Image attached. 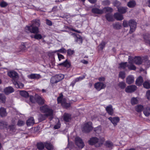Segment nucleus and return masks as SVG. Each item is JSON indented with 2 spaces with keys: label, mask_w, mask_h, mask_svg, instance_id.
Returning a JSON list of instances; mask_svg holds the SVG:
<instances>
[{
  "label": "nucleus",
  "mask_w": 150,
  "mask_h": 150,
  "mask_svg": "<svg viewBox=\"0 0 150 150\" xmlns=\"http://www.w3.org/2000/svg\"><path fill=\"white\" fill-rule=\"evenodd\" d=\"M40 20L35 19L32 22V24L30 26H27L25 27V30L27 33H39L38 27L40 25Z\"/></svg>",
  "instance_id": "obj_1"
},
{
  "label": "nucleus",
  "mask_w": 150,
  "mask_h": 150,
  "mask_svg": "<svg viewBox=\"0 0 150 150\" xmlns=\"http://www.w3.org/2000/svg\"><path fill=\"white\" fill-rule=\"evenodd\" d=\"M40 110L43 112L45 113L47 116H50V119L51 120L52 118L53 110L49 108L47 105L41 107L40 108Z\"/></svg>",
  "instance_id": "obj_2"
},
{
  "label": "nucleus",
  "mask_w": 150,
  "mask_h": 150,
  "mask_svg": "<svg viewBox=\"0 0 150 150\" xmlns=\"http://www.w3.org/2000/svg\"><path fill=\"white\" fill-rule=\"evenodd\" d=\"M93 128L92 123L91 122H89L83 125L82 130L84 132L88 133L92 130Z\"/></svg>",
  "instance_id": "obj_3"
},
{
  "label": "nucleus",
  "mask_w": 150,
  "mask_h": 150,
  "mask_svg": "<svg viewBox=\"0 0 150 150\" xmlns=\"http://www.w3.org/2000/svg\"><path fill=\"white\" fill-rule=\"evenodd\" d=\"M120 4V3L117 1H116L114 4L115 6L117 7L118 11L121 13H125L127 11V8L126 7H120L118 6Z\"/></svg>",
  "instance_id": "obj_4"
},
{
  "label": "nucleus",
  "mask_w": 150,
  "mask_h": 150,
  "mask_svg": "<svg viewBox=\"0 0 150 150\" xmlns=\"http://www.w3.org/2000/svg\"><path fill=\"white\" fill-rule=\"evenodd\" d=\"M129 23L130 28L129 32L130 33H131L135 31L136 28L137 23L134 21L132 20H130Z\"/></svg>",
  "instance_id": "obj_5"
},
{
  "label": "nucleus",
  "mask_w": 150,
  "mask_h": 150,
  "mask_svg": "<svg viewBox=\"0 0 150 150\" xmlns=\"http://www.w3.org/2000/svg\"><path fill=\"white\" fill-rule=\"evenodd\" d=\"M104 141L103 140L102 142L100 141L96 137H93L91 138L90 140L88 141L89 144L91 145H94L95 144L98 143L99 144H102L103 142Z\"/></svg>",
  "instance_id": "obj_6"
},
{
  "label": "nucleus",
  "mask_w": 150,
  "mask_h": 150,
  "mask_svg": "<svg viewBox=\"0 0 150 150\" xmlns=\"http://www.w3.org/2000/svg\"><path fill=\"white\" fill-rule=\"evenodd\" d=\"M75 141L76 144L79 148H82L85 145L82 139L79 137L75 138Z\"/></svg>",
  "instance_id": "obj_7"
},
{
  "label": "nucleus",
  "mask_w": 150,
  "mask_h": 150,
  "mask_svg": "<svg viewBox=\"0 0 150 150\" xmlns=\"http://www.w3.org/2000/svg\"><path fill=\"white\" fill-rule=\"evenodd\" d=\"M106 85L103 83L98 82L95 83L94 85L95 88L98 91H100L101 89L104 88Z\"/></svg>",
  "instance_id": "obj_8"
},
{
  "label": "nucleus",
  "mask_w": 150,
  "mask_h": 150,
  "mask_svg": "<svg viewBox=\"0 0 150 150\" xmlns=\"http://www.w3.org/2000/svg\"><path fill=\"white\" fill-rule=\"evenodd\" d=\"M137 89V86L134 85L129 86L125 89V91L127 93H132Z\"/></svg>",
  "instance_id": "obj_9"
},
{
  "label": "nucleus",
  "mask_w": 150,
  "mask_h": 150,
  "mask_svg": "<svg viewBox=\"0 0 150 150\" xmlns=\"http://www.w3.org/2000/svg\"><path fill=\"white\" fill-rule=\"evenodd\" d=\"M109 120L111 121L114 126L117 125L120 121V118L118 117H109Z\"/></svg>",
  "instance_id": "obj_10"
},
{
  "label": "nucleus",
  "mask_w": 150,
  "mask_h": 150,
  "mask_svg": "<svg viewBox=\"0 0 150 150\" xmlns=\"http://www.w3.org/2000/svg\"><path fill=\"white\" fill-rule=\"evenodd\" d=\"M74 38L75 41L79 44H81L82 42V39L81 36L78 34H72Z\"/></svg>",
  "instance_id": "obj_11"
},
{
  "label": "nucleus",
  "mask_w": 150,
  "mask_h": 150,
  "mask_svg": "<svg viewBox=\"0 0 150 150\" xmlns=\"http://www.w3.org/2000/svg\"><path fill=\"white\" fill-rule=\"evenodd\" d=\"M14 91V89L12 87L10 86L5 88L4 90V92L7 95L12 93Z\"/></svg>",
  "instance_id": "obj_12"
},
{
  "label": "nucleus",
  "mask_w": 150,
  "mask_h": 150,
  "mask_svg": "<svg viewBox=\"0 0 150 150\" xmlns=\"http://www.w3.org/2000/svg\"><path fill=\"white\" fill-rule=\"evenodd\" d=\"M35 99L37 103L40 105H42L44 103V99L40 96H36Z\"/></svg>",
  "instance_id": "obj_13"
},
{
  "label": "nucleus",
  "mask_w": 150,
  "mask_h": 150,
  "mask_svg": "<svg viewBox=\"0 0 150 150\" xmlns=\"http://www.w3.org/2000/svg\"><path fill=\"white\" fill-rule=\"evenodd\" d=\"M8 75L9 76L13 79L18 78L17 73L15 71H12L8 72Z\"/></svg>",
  "instance_id": "obj_14"
},
{
  "label": "nucleus",
  "mask_w": 150,
  "mask_h": 150,
  "mask_svg": "<svg viewBox=\"0 0 150 150\" xmlns=\"http://www.w3.org/2000/svg\"><path fill=\"white\" fill-rule=\"evenodd\" d=\"M92 12L94 13L101 14L103 13V10L97 8H94L92 9Z\"/></svg>",
  "instance_id": "obj_15"
},
{
  "label": "nucleus",
  "mask_w": 150,
  "mask_h": 150,
  "mask_svg": "<svg viewBox=\"0 0 150 150\" xmlns=\"http://www.w3.org/2000/svg\"><path fill=\"white\" fill-rule=\"evenodd\" d=\"M134 80V77L132 75H129L128 76L126 80V82L128 84H131L132 83Z\"/></svg>",
  "instance_id": "obj_16"
},
{
  "label": "nucleus",
  "mask_w": 150,
  "mask_h": 150,
  "mask_svg": "<svg viewBox=\"0 0 150 150\" xmlns=\"http://www.w3.org/2000/svg\"><path fill=\"white\" fill-rule=\"evenodd\" d=\"M106 110L109 114L112 115L113 114V110L112 105H109L106 107Z\"/></svg>",
  "instance_id": "obj_17"
},
{
  "label": "nucleus",
  "mask_w": 150,
  "mask_h": 150,
  "mask_svg": "<svg viewBox=\"0 0 150 150\" xmlns=\"http://www.w3.org/2000/svg\"><path fill=\"white\" fill-rule=\"evenodd\" d=\"M28 77L32 79H38L41 78V76L39 74H31L28 75Z\"/></svg>",
  "instance_id": "obj_18"
},
{
  "label": "nucleus",
  "mask_w": 150,
  "mask_h": 150,
  "mask_svg": "<svg viewBox=\"0 0 150 150\" xmlns=\"http://www.w3.org/2000/svg\"><path fill=\"white\" fill-rule=\"evenodd\" d=\"M59 66L69 68L70 66V63L66 59L64 62L58 64Z\"/></svg>",
  "instance_id": "obj_19"
},
{
  "label": "nucleus",
  "mask_w": 150,
  "mask_h": 150,
  "mask_svg": "<svg viewBox=\"0 0 150 150\" xmlns=\"http://www.w3.org/2000/svg\"><path fill=\"white\" fill-rule=\"evenodd\" d=\"M114 18L117 20L121 21L123 19V15L118 13H115L114 15Z\"/></svg>",
  "instance_id": "obj_20"
},
{
  "label": "nucleus",
  "mask_w": 150,
  "mask_h": 150,
  "mask_svg": "<svg viewBox=\"0 0 150 150\" xmlns=\"http://www.w3.org/2000/svg\"><path fill=\"white\" fill-rule=\"evenodd\" d=\"M133 62L136 64L139 65L142 64V60L141 57H136L133 60Z\"/></svg>",
  "instance_id": "obj_21"
},
{
  "label": "nucleus",
  "mask_w": 150,
  "mask_h": 150,
  "mask_svg": "<svg viewBox=\"0 0 150 150\" xmlns=\"http://www.w3.org/2000/svg\"><path fill=\"white\" fill-rule=\"evenodd\" d=\"M7 115V113L6 111V109L4 108L1 107L0 108V116L2 117H4Z\"/></svg>",
  "instance_id": "obj_22"
},
{
  "label": "nucleus",
  "mask_w": 150,
  "mask_h": 150,
  "mask_svg": "<svg viewBox=\"0 0 150 150\" xmlns=\"http://www.w3.org/2000/svg\"><path fill=\"white\" fill-rule=\"evenodd\" d=\"M143 113L146 116H149L150 114V108L147 107L143 109Z\"/></svg>",
  "instance_id": "obj_23"
},
{
  "label": "nucleus",
  "mask_w": 150,
  "mask_h": 150,
  "mask_svg": "<svg viewBox=\"0 0 150 150\" xmlns=\"http://www.w3.org/2000/svg\"><path fill=\"white\" fill-rule=\"evenodd\" d=\"M143 82V78L142 77L140 76L137 79L136 81V83L137 85L140 86L142 84Z\"/></svg>",
  "instance_id": "obj_24"
},
{
  "label": "nucleus",
  "mask_w": 150,
  "mask_h": 150,
  "mask_svg": "<svg viewBox=\"0 0 150 150\" xmlns=\"http://www.w3.org/2000/svg\"><path fill=\"white\" fill-rule=\"evenodd\" d=\"M57 81L58 82L62 80L64 77V76L62 74H59L54 76Z\"/></svg>",
  "instance_id": "obj_25"
},
{
  "label": "nucleus",
  "mask_w": 150,
  "mask_h": 150,
  "mask_svg": "<svg viewBox=\"0 0 150 150\" xmlns=\"http://www.w3.org/2000/svg\"><path fill=\"white\" fill-rule=\"evenodd\" d=\"M57 81L58 82L62 80L64 77V76L62 74H59L54 76Z\"/></svg>",
  "instance_id": "obj_26"
},
{
  "label": "nucleus",
  "mask_w": 150,
  "mask_h": 150,
  "mask_svg": "<svg viewBox=\"0 0 150 150\" xmlns=\"http://www.w3.org/2000/svg\"><path fill=\"white\" fill-rule=\"evenodd\" d=\"M57 81L58 82L62 80L64 77V76L62 74H59L54 76Z\"/></svg>",
  "instance_id": "obj_27"
},
{
  "label": "nucleus",
  "mask_w": 150,
  "mask_h": 150,
  "mask_svg": "<svg viewBox=\"0 0 150 150\" xmlns=\"http://www.w3.org/2000/svg\"><path fill=\"white\" fill-rule=\"evenodd\" d=\"M139 98H138L133 97L131 100V103L132 105H134L138 103Z\"/></svg>",
  "instance_id": "obj_28"
},
{
  "label": "nucleus",
  "mask_w": 150,
  "mask_h": 150,
  "mask_svg": "<svg viewBox=\"0 0 150 150\" xmlns=\"http://www.w3.org/2000/svg\"><path fill=\"white\" fill-rule=\"evenodd\" d=\"M34 123V121L33 117L29 118L27 121L26 123L28 126H30L33 125Z\"/></svg>",
  "instance_id": "obj_29"
},
{
  "label": "nucleus",
  "mask_w": 150,
  "mask_h": 150,
  "mask_svg": "<svg viewBox=\"0 0 150 150\" xmlns=\"http://www.w3.org/2000/svg\"><path fill=\"white\" fill-rule=\"evenodd\" d=\"M6 97L5 95L2 93H0V102L2 103H5L6 102Z\"/></svg>",
  "instance_id": "obj_30"
},
{
  "label": "nucleus",
  "mask_w": 150,
  "mask_h": 150,
  "mask_svg": "<svg viewBox=\"0 0 150 150\" xmlns=\"http://www.w3.org/2000/svg\"><path fill=\"white\" fill-rule=\"evenodd\" d=\"M45 145L46 149L48 150H52L53 149V147L52 145L50 143L45 142Z\"/></svg>",
  "instance_id": "obj_31"
},
{
  "label": "nucleus",
  "mask_w": 150,
  "mask_h": 150,
  "mask_svg": "<svg viewBox=\"0 0 150 150\" xmlns=\"http://www.w3.org/2000/svg\"><path fill=\"white\" fill-rule=\"evenodd\" d=\"M143 106L141 105H138L135 107V110L137 112H141L143 110Z\"/></svg>",
  "instance_id": "obj_32"
},
{
  "label": "nucleus",
  "mask_w": 150,
  "mask_h": 150,
  "mask_svg": "<svg viewBox=\"0 0 150 150\" xmlns=\"http://www.w3.org/2000/svg\"><path fill=\"white\" fill-rule=\"evenodd\" d=\"M107 20L109 21H113L112 15L110 13L107 14L105 16Z\"/></svg>",
  "instance_id": "obj_33"
},
{
  "label": "nucleus",
  "mask_w": 150,
  "mask_h": 150,
  "mask_svg": "<svg viewBox=\"0 0 150 150\" xmlns=\"http://www.w3.org/2000/svg\"><path fill=\"white\" fill-rule=\"evenodd\" d=\"M136 5L134 1H130L127 3V6L129 8H133Z\"/></svg>",
  "instance_id": "obj_34"
},
{
  "label": "nucleus",
  "mask_w": 150,
  "mask_h": 150,
  "mask_svg": "<svg viewBox=\"0 0 150 150\" xmlns=\"http://www.w3.org/2000/svg\"><path fill=\"white\" fill-rule=\"evenodd\" d=\"M7 123L4 121H0V128L3 129L4 128H7Z\"/></svg>",
  "instance_id": "obj_35"
},
{
  "label": "nucleus",
  "mask_w": 150,
  "mask_h": 150,
  "mask_svg": "<svg viewBox=\"0 0 150 150\" xmlns=\"http://www.w3.org/2000/svg\"><path fill=\"white\" fill-rule=\"evenodd\" d=\"M71 118V115L68 114H65L64 115V120L65 121L67 122L69 121Z\"/></svg>",
  "instance_id": "obj_36"
},
{
  "label": "nucleus",
  "mask_w": 150,
  "mask_h": 150,
  "mask_svg": "<svg viewBox=\"0 0 150 150\" xmlns=\"http://www.w3.org/2000/svg\"><path fill=\"white\" fill-rule=\"evenodd\" d=\"M119 68L122 69H125L127 67V62H122L119 64Z\"/></svg>",
  "instance_id": "obj_37"
},
{
  "label": "nucleus",
  "mask_w": 150,
  "mask_h": 150,
  "mask_svg": "<svg viewBox=\"0 0 150 150\" xmlns=\"http://www.w3.org/2000/svg\"><path fill=\"white\" fill-rule=\"evenodd\" d=\"M144 87L147 89L150 88V81H145L143 83Z\"/></svg>",
  "instance_id": "obj_38"
},
{
  "label": "nucleus",
  "mask_w": 150,
  "mask_h": 150,
  "mask_svg": "<svg viewBox=\"0 0 150 150\" xmlns=\"http://www.w3.org/2000/svg\"><path fill=\"white\" fill-rule=\"evenodd\" d=\"M14 84L17 88H21L23 87V84L20 82H15Z\"/></svg>",
  "instance_id": "obj_39"
},
{
  "label": "nucleus",
  "mask_w": 150,
  "mask_h": 150,
  "mask_svg": "<svg viewBox=\"0 0 150 150\" xmlns=\"http://www.w3.org/2000/svg\"><path fill=\"white\" fill-rule=\"evenodd\" d=\"M45 144L42 142L38 143L37 144L38 149L40 150L43 149L44 148Z\"/></svg>",
  "instance_id": "obj_40"
},
{
  "label": "nucleus",
  "mask_w": 150,
  "mask_h": 150,
  "mask_svg": "<svg viewBox=\"0 0 150 150\" xmlns=\"http://www.w3.org/2000/svg\"><path fill=\"white\" fill-rule=\"evenodd\" d=\"M20 95L25 98H27L29 96L28 93L25 91H22L20 92Z\"/></svg>",
  "instance_id": "obj_41"
},
{
  "label": "nucleus",
  "mask_w": 150,
  "mask_h": 150,
  "mask_svg": "<svg viewBox=\"0 0 150 150\" xmlns=\"http://www.w3.org/2000/svg\"><path fill=\"white\" fill-rule=\"evenodd\" d=\"M7 128L8 130H9L11 132L15 131V128L13 125H9L8 126L7 125V128Z\"/></svg>",
  "instance_id": "obj_42"
},
{
  "label": "nucleus",
  "mask_w": 150,
  "mask_h": 150,
  "mask_svg": "<svg viewBox=\"0 0 150 150\" xmlns=\"http://www.w3.org/2000/svg\"><path fill=\"white\" fill-rule=\"evenodd\" d=\"M106 44V43L104 42H102L98 46V48L99 50H103L105 47Z\"/></svg>",
  "instance_id": "obj_43"
},
{
  "label": "nucleus",
  "mask_w": 150,
  "mask_h": 150,
  "mask_svg": "<svg viewBox=\"0 0 150 150\" xmlns=\"http://www.w3.org/2000/svg\"><path fill=\"white\" fill-rule=\"evenodd\" d=\"M118 86L120 88L122 89H123L125 88L126 86V84L125 82H121L118 84Z\"/></svg>",
  "instance_id": "obj_44"
},
{
  "label": "nucleus",
  "mask_w": 150,
  "mask_h": 150,
  "mask_svg": "<svg viewBox=\"0 0 150 150\" xmlns=\"http://www.w3.org/2000/svg\"><path fill=\"white\" fill-rule=\"evenodd\" d=\"M127 67L128 69L130 70H135L136 69V67L133 64H131L129 65H127Z\"/></svg>",
  "instance_id": "obj_45"
},
{
  "label": "nucleus",
  "mask_w": 150,
  "mask_h": 150,
  "mask_svg": "<svg viewBox=\"0 0 150 150\" xmlns=\"http://www.w3.org/2000/svg\"><path fill=\"white\" fill-rule=\"evenodd\" d=\"M38 33H35L36 34L34 36V38L37 40L41 39L42 38V36L41 34Z\"/></svg>",
  "instance_id": "obj_46"
},
{
  "label": "nucleus",
  "mask_w": 150,
  "mask_h": 150,
  "mask_svg": "<svg viewBox=\"0 0 150 150\" xmlns=\"http://www.w3.org/2000/svg\"><path fill=\"white\" fill-rule=\"evenodd\" d=\"M113 27L115 29H120L121 27V25L119 23H116L113 24Z\"/></svg>",
  "instance_id": "obj_47"
},
{
  "label": "nucleus",
  "mask_w": 150,
  "mask_h": 150,
  "mask_svg": "<svg viewBox=\"0 0 150 150\" xmlns=\"http://www.w3.org/2000/svg\"><path fill=\"white\" fill-rule=\"evenodd\" d=\"M8 5V4L4 1H2L0 3V6L1 7H5Z\"/></svg>",
  "instance_id": "obj_48"
},
{
  "label": "nucleus",
  "mask_w": 150,
  "mask_h": 150,
  "mask_svg": "<svg viewBox=\"0 0 150 150\" xmlns=\"http://www.w3.org/2000/svg\"><path fill=\"white\" fill-rule=\"evenodd\" d=\"M119 77L122 79H124L125 77V73L124 72L120 71L119 74Z\"/></svg>",
  "instance_id": "obj_49"
},
{
  "label": "nucleus",
  "mask_w": 150,
  "mask_h": 150,
  "mask_svg": "<svg viewBox=\"0 0 150 150\" xmlns=\"http://www.w3.org/2000/svg\"><path fill=\"white\" fill-rule=\"evenodd\" d=\"M62 105L66 108L69 107L70 106V104L69 103H67L66 102H64L62 103Z\"/></svg>",
  "instance_id": "obj_50"
},
{
  "label": "nucleus",
  "mask_w": 150,
  "mask_h": 150,
  "mask_svg": "<svg viewBox=\"0 0 150 150\" xmlns=\"http://www.w3.org/2000/svg\"><path fill=\"white\" fill-rule=\"evenodd\" d=\"M106 146L110 148L113 146V144L111 142L107 141L106 142Z\"/></svg>",
  "instance_id": "obj_51"
},
{
  "label": "nucleus",
  "mask_w": 150,
  "mask_h": 150,
  "mask_svg": "<svg viewBox=\"0 0 150 150\" xmlns=\"http://www.w3.org/2000/svg\"><path fill=\"white\" fill-rule=\"evenodd\" d=\"M50 82L52 84L57 83L54 76L52 77L51 79Z\"/></svg>",
  "instance_id": "obj_52"
},
{
  "label": "nucleus",
  "mask_w": 150,
  "mask_h": 150,
  "mask_svg": "<svg viewBox=\"0 0 150 150\" xmlns=\"http://www.w3.org/2000/svg\"><path fill=\"white\" fill-rule=\"evenodd\" d=\"M103 10H105L107 12H111L113 11L112 9L109 7L104 8Z\"/></svg>",
  "instance_id": "obj_53"
},
{
  "label": "nucleus",
  "mask_w": 150,
  "mask_h": 150,
  "mask_svg": "<svg viewBox=\"0 0 150 150\" xmlns=\"http://www.w3.org/2000/svg\"><path fill=\"white\" fill-rule=\"evenodd\" d=\"M67 54L71 56L74 54V50H71V49H68L67 50Z\"/></svg>",
  "instance_id": "obj_54"
},
{
  "label": "nucleus",
  "mask_w": 150,
  "mask_h": 150,
  "mask_svg": "<svg viewBox=\"0 0 150 150\" xmlns=\"http://www.w3.org/2000/svg\"><path fill=\"white\" fill-rule=\"evenodd\" d=\"M86 77V75H83L82 76H80L79 77L77 78L76 79V81H77V82L80 81L83 79H84Z\"/></svg>",
  "instance_id": "obj_55"
},
{
  "label": "nucleus",
  "mask_w": 150,
  "mask_h": 150,
  "mask_svg": "<svg viewBox=\"0 0 150 150\" xmlns=\"http://www.w3.org/2000/svg\"><path fill=\"white\" fill-rule=\"evenodd\" d=\"M62 96H60L57 98V100L58 103H61L62 104V103L64 102L62 100Z\"/></svg>",
  "instance_id": "obj_56"
},
{
  "label": "nucleus",
  "mask_w": 150,
  "mask_h": 150,
  "mask_svg": "<svg viewBox=\"0 0 150 150\" xmlns=\"http://www.w3.org/2000/svg\"><path fill=\"white\" fill-rule=\"evenodd\" d=\"M24 124V122L23 121L19 120L17 123V125L19 126H21L23 125Z\"/></svg>",
  "instance_id": "obj_57"
},
{
  "label": "nucleus",
  "mask_w": 150,
  "mask_h": 150,
  "mask_svg": "<svg viewBox=\"0 0 150 150\" xmlns=\"http://www.w3.org/2000/svg\"><path fill=\"white\" fill-rule=\"evenodd\" d=\"M48 116H47L46 114L44 115H40V117L42 120H43L45 119L46 117Z\"/></svg>",
  "instance_id": "obj_58"
},
{
  "label": "nucleus",
  "mask_w": 150,
  "mask_h": 150,
  "mask_svg": "<svg viewBox=\"0 0 150 150\" xmlns=\"http://www.w3.org/2000/svg\"><path fill=\"white\" fill-rule=\"evenodd\" d=\"M58 58L59 61H60L62 59H64V56L59 53H57Z\"/></svg>",
  "instance_id": "obj_59"
},
{
  "label": "nucleus",
  "mask_w": 150,
  "mask_h": 150,
  "mask_svg": "<svg viewBox=\"0 0 150 150\" xmlns=\"http://www.w3.org/2000/svg\"><path fill=\"white\" fill-rule=\"evenodd\" d=\"M129 23L127 21H123V26L124 27H126L128 26Z\"/></svg>",
  "instance_id": "obj_60"
},
{
  "label": "nucleus",
  "mask_w": 150,
  "mask_h": 150,
  "mask_svg": "<svg viewBox=\"0 0 150 150\" xmlns=\"http://www.w3.org/2000/svg\"><path fill=\"white\" fill-rule=\"evenodd\" d=\"M57 51L62 53H63L66 52V50L63 48H62L59 50H57Z\"/></svg>",
  "instance_id": "obj_61"
},
{
  "label": "nucleus",
  "mask_w": 150,
  "mask_h": 150,
  "mask_svg": "<svg viewBox=\"0 0 150 150\" xmlns=\"http://www.w3.org/2000/svg\"><path fill=\"white\" fill-rule=\"evenodd\" d=\"M46 23L47 25L50 26L52 25V23L51 21L48 19L46 20Z\"/></svg>",
  "instance_id": "obj_62"
},
{
  "label": "nucleus",
  "mask_w": 150,
  "mask_h": 150,
  "mask_svg": "<svg viewBox=\"0 0 150 150\" xmlns=\"http://www.w3.org/2000/svg\"><path fill=\"white\" fill-rule=\"evenodd\" d=\"M30 99L32 103H34L35 102V98L33 96H30Z\"/></svg>",
  "instance_id": "obj_63"
},
{
  "label": "nucleus",
  "mask_w": 150,
  "mask_h": 150,
  "mask_svg": "<svg viewBox=\"0 0 150 150\" xmlns=\"http://www.w3.org/2000/svg\"><path fill=\"white\" fill-rule=\"evenodd\" d=\"M146 96L147 98L150 100V91H148L146 93Z\"/></svg>",
  "instance_id": "obj_64"
}]
</instances>
